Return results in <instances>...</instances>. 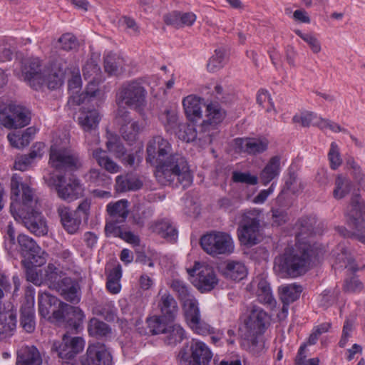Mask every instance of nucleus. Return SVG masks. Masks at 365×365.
<instances>
[{"mask_svg": "<svg viewBox=\"0 0 365 365\" xmlns=\"http://www.w3.org/2000/svg\"><path fill=\"white\" fill-rule=\"evenodd\" d=\"M49 163L59 170H76L82 166L78 154L58 140L51 146Z\"/></svg>", "mask_w": 365, "mask_h": 365, "instance_id": "7", "label": "nucleus"}, {"mask_svg": "<svg viewBox=\"0 0 365 365\" xmlns=\"http://www.w3.org/2000/svg\"><path fill=\"white\" fill-rule=\"evenodd\" d=\"M76 284H78V283L70 277H61L58 282L53 284L52 289H56L61 294H63L72 288L75 289Z\"/></svg>", "mask_w": 365, "mask_h": 365, "instance_id": "64", "label": "nucleus"}, {"mask_svg": "<svg viewBox=\"0 0 365 365\" xmlns=\"http://www.w3.org/2000/svg\"><path fill=\"white\" fill-rule=\"evenodd\" d=\"M206 111V118L203 120L200 125L199 135H201V133L210 132V130L214 129L217 124L222 121L225 116V111L217 103L208 104ZM204 140L208 143L212 142L211 134L210 133L205 136Z\"/></svg>", "mask_w": 365, "mask_h": 365, "instance_id": "20", "label": "nucleus"}, {"mask_svg": "<svg viewBox=\"0 0 365 365\" xmlns=\"http://www.w3.org/2000/svg\"><path fill=\"white\" fill-rule=\"evenodd\" d=\"M61 274L62 272L60 271L58 267L53 264H48L45 271V277L46 279L50 282L49 287L53 288V284L58 282L62 277Z\"/></svg>", "mask_w": 365, "mask_h": 365, "instance_id": "63", "label": "nucleus"}, {"mask_svg": "<svg viewBox=\"0 0 365 365\" xmlns=\"http://www.w3.org/2000/svg\"><path fill=\"white\" fill-rule=\"evenodd\" d=\"M101 120L99 112L96 109H89L83 107L80 109L78 122L81 128L86 132L97 129Z\"/></svg>", "mask_w": 365, "mask_h": 365, "instance_id": "27", "label": "nucleus"}, {"mask_svg": "<svg viewBox=\"0 0 365 365\" xmlns=\"http://www.w3.org/2000/svg\"><path fill=\"white\" fill-rule=\"evenodd\" d=\"M57 213L63 228L68 233L72 235L77 232L81 223V220L76 216V212H72L68 207L60 205L57 208Z\"/></svg>", "mask_w": 365, "mask_h": 365, "instance_id": "26", "label": "nucleus"}, {"mask_svg": "<svg viewBox=\"0 0 365 365\" xmlns=\"http://www.w3.org/2000/svg\"><path fill=\"white\" fill-rule=\"evenodd\" d=\"M295 33L308 44L309 48L314 54H318L321 52V42L315 36L311 34H303L299 30H296Z\"/></svg>", "mask_w": 365, "mask_h": 365, "instance_id": "59", "label": "nucleus"}, {"mask_svg": "<svg viewBox=\"0 0 365 365\" xmlns=\"http://www.w3.org/2000/svg\"><path fill=\"white\" fill-rule=\"evenodd\" d=\"M103 81H88V85L85 93H83L79 96H73V101L78 105L83 103L86 101L89 102L91 98L97 96L100 93V90L98 89V86Z\"/></svg>", "mask_w": 365, "mask_h": 365, "instance_id": "44", "label": "nucleus"}, {"mask_svg": "<svg viewBox=\"0 0 365 365\" xmlns=\"http://www.w3.org/2000/svg\"><path fill=\"white\" fill-rule=\"evenodd\" d=\"M160 300L158 307L160 309L161 314L167 320L173 322L178 312L176 300L168 291L164 292L160 290Z\"/></svg>", "mask_w": 365, "mask_h": 365, "instance_id": "25", "label": "nucleus"}, {"mask_svg": "<svg viewBox=\"0 0 365 365\" xmlns=\"http://www.w3.org/2000/svg\"><path fill=\"white\" fill-rule=\"evenodd\" d=\"M204 105L203 99L195 95H190L182 100V106L187 118L196 122L202 117V106Z\"/></svg>", "mask_w": 365, "mask_h": 365, "instance_id": "29", "label": "nucleus"}, {"mask_svg": "<svg viewBox=\"0 0 365 365\" xmlns=\"http://www.w3.org/2000/svg\"><path fill=\"white\" fill-rule=\"evenodd\" d=\"M43 358L34 346L21 347L17 352L16 365H42Z\"/></svg>", "mask_w": 365, "mask_h": 365, "instance_id": "28", "label": "nucleus"}, {"mask_svg": "<svg viewBox=\"0 0 365 365\" xmlns=\"http://www.w3.org/2000/svg\"><path fill=\"white\" fill-rule=\"evenodd\" d=\"M150 230L169 241H175L178 237V231L168 219H163L152 222Z\"/></svg>", "mask_w": 365, "mask_h": 365, "instance_id": "30", "label": "nucleus"}, {"mask_svg": "<svg viewBox=\"0 0 365 365\" xmlns=\"http://www.w3.org/2000/svg\"><path fill=\"white\" fill-rule=\"evenodd\" d=\"M200 244L202 250L212 257L229 255L235 250L234 241L231 235L221 231H212L202 235Z\"/></svg>", "mask_w": 365, "mask_h": 365, "instance_id": "6", "label": "nucleus"}, {"mask_svg": "<svg viewBox=\"0 0 365 365\" xmlns=\"http://www.w3.org/2000/svg\"><path fill=\"white\" fill-rule=\"evenodd\" d=\"M257 284L256 295L258 301L264 304H267L271 308L274 307L276 304V301L273 298L270 287L267 282L264 279H258L257 281H254L251 286Z\"/></svg>", "mask_w": 365, "mask_h": 365, "instance_id": "32", "label": "nucleus"}, {"mask_svg": "<svg viewBox=\"0 0 365 365\" xmlns=\"http://www.w3.org/2000/svg\"><path fill=\"white\" fill-rule=\"evenodd\" d=\"M226 58V51L220 48L215 50L214 54L210 57L207 64V69L210 72H215L223 67Z\"/></svg>", "mask_w": 365, "mask_h": 365, "instance_id": "49", "label": "nucleus"}, {"mask_svg": "<svg viewBox=\"0 0 365 365\" xmlns=\"http://www.w3.org/2000/svg\"><path fill=\"white\" fill-rule=\"evenodd\" d=\"M180 302H182L185 310L186 321L190 319L192 317H194L200 314L197 302L192 294H191L190 297H186Z\"/></svg>", "mask_w": 365, "mask_h": 365, "instance_id": "54", "label": "nucleus"}, {"mask_svg": "<svg viewBox=\"0 0 365 365\" xmlns=\"http://www.w3.org/2000/svg\"><path fill=\"white\" fill-rule=\"evenodd\" d=\"M11 199L12 200L10 211L14 216L21 214V210L30 212L37 207L38 197L35 191L16 174L11 180Z\"/></svg>", "mask_w": 365, "mask_h": 365, "instance_id": "3", "label": "nucleus"}, {"mask_svg": "<svg viewBox=\"0 0 365 365\" xmlns=\"http://www.w3.org/2000/svg\"><path fill=\"white\" fill-rule=\"evenodd\" d=\"M31 121V113L21 106L9 104V113L1 119V124L8 129H18L26 126Z\"/></svg>", "mask_w": 365, "mask_h": 365, "instance_id": "13", "label": "nucleus"}, {"mask_svg": "<svg viewBox=\"0 0 365 365\" xmlns=\"http://www.w3.org/2000/svg\"><path fill=\"white\" fill-rule=\"evenodd\" d=\"M328 159L332 170H336L342 164L339 146L336 142H331L330 144Z\"/></svg>", "mask_w": 365, "mask_h": 365, "instance_id": "58", "label": "nucleus"}, {"mask_svg": "<svg viewBox=\"0 0 365 365\" xmlns=\"http://www.w3.org/2000/svg\"><path fill=\"white\" fill-rule=\"evenodd\" d=\"M257 103L259 106L265 108L267 113L273 111L274 114L277 113L274 106V102L271 98L270 94L267 90L260 89L258 91L257 94Z\"/></svg>", "mask_w": 365, "mask_h": 365, "instance_id": "56", "label": "nucleus"}, {"mask_svg": "<svg viewBox=\"0 0 365 365\" xmlns=\"http://www.w3.org/2000/svg\"><path fill=\"white\" fill-rule=\"evenodd\" d=\"M21 220L24 226L32 233L36 236H44L48 233V229L46 220L43 215L36 211L24 212L21 210V214H18L14 217Z\"/></svg>", "mask_w": 365, "mask_h": 365, "instance_id": "18", "label": "nucleus"}, {"mask_svg": "<svg viewBox=\"0 0 365 365\" xmlns=\"http://www.w3.org/2000/svg\"><path fill=\"white\" fill-rule=\"evenodd\" d=\"M280 170V157L275 155L272 157L261 171L259 180L261 182L266 185L275 178Z\"/></svg>", "mask_w": 365, "mask_h": 365, "instance_id": "33", "label": "nucleus"}, {"mask_svg": "<svg viewBox=\"0 0 365 365\" xmlns=\"http://www.w3.org/2000/svg\"><path fill=\"white\" fill-rule=\"evenodd\" d=\"M88 180L97 186H104L110 183V178L99 170L92 169L88 174Z\"/></svg>", "mask_w": 365, "mask_h": 365, "instance_id": "61", "label": "nucleus"}, {"mask_svg": "<svg viewBox=\"0 0 365 365\" xmlns=\"http://www.w3.org/2000/svg\"><path fill=\"white\" fill-rule=\"evenodd\" d=\"M346 215L348 223L356 229L351 236L365 244V230L361 225V222L365 220V204L359 195L351 197Z\"/></svg>", "mask_w": 365, "mask_h": 365, "instance_id": "10", "label": "nucleus"}, {"mask_svg": "<svg viewBox=\"0 0 365 365\" xmlns=\"http://www.w3.org/2000/svg\"><path fill=\"white\" fill-rule=\"evenodd\" d=\"M317 219L314 217H303L298 221L299 232L297 237L303 239L304 235L317 234ZM319 250L316 245L308 242H299L294 249L287 248L283 254L276 257L274 269L282 277H292L305 273L309 268L313 259L319 255Z\"/></svg>", "mask_w": 365, "mask_h": 365, "instance_id": "2", "label": "nucleus"}, {"mask_svg": "<svg viewBox=\"0 0 365 365\" xmlns=\"http://www.w3.org/2000/svg\"><path fill=\"white\" fill-rule=\"evenodd\" d=\"M26 302L21 307L20 326L27 333H32L36 328L34 309V292L32 287H28L25 293Z\"/></svg>", "mask_w": 365, "mask_h": 365, "instance_id": "19", "label": "nucleus"}, {"mask_svg": "<svg viewBox=\"0 0 365 365\" xmlns=\"http://www.w3.org/2000/svg\"><path fill=\"white\" fill-rule=\"evenodd\" d=\"M85 341L81 336H72L68 333L63 335L61 341H53L51 351L63 359H72L81 352Z\"/></svg>", "mask_w": 365, "mask_h": 365, "instance_id": "11", "label": "nucleus"}, {"mask_svg": "<svg viewBox=\"0 0 365 365\" xmlns=\"http://www.w3.org/2000/svg\"><path fill=\"white\" fill-rule=\"evenodd\" d=\"M269 320L268 314L262 309L253 306L248 317L245 320V329L255 332H262L269 324Z\"/></svg>", "mask_w": 365, "mask_h": 365, "instance_id": "23", "label": "nucleus"}, {"mask_svg": "<svg viewBox=\"0 0 365 365\" xmlns=\"http://www.w3.org/2000/svg\"><path fill=\"white\" fill-rule=\"evenodd\" d=\"M16 308L7 301L0 304V339L14 334L16 327Z\"/></svg>", "mask_w": 365, "mask_h": 365, "instance_id": "16", "label": "nucleus"}, {"mask_svg": "<svg viewBox=\"0 0 365 365\" xmlns=\"http://www.w3.org/2000/svg\"><path fill=\"white\" fill-rule=\"evenodd\" d=\"M88 331L91 336H106L110 331L106 323L96 318L90 320Z\"/></svg>", "mask_w": 365, "mask_h": 365, "instance_id": "53", "label": "nucleus"}, {"mask_svg": "<svg viewBox=\"0 0 365 365\" xmlns=\"http://www.w3.org/2000/svg\"><path fill=\"white\" fill-rule=\"evenodd\" d=\"M46 68H42L41 61L38 58L27 61L22 68V76L24 81L35 90L43 86L45 76L48 71Z\"/></svg>", "mask_w": 365, "mask_h": 365, "instance_id": "15", "label": "nucleus"}, {"mask_svg": "<svg viewBox=\"0 0 365 365\" xmlns=\"http://www.w3.org/2000/svg\"><path fill=\"white\" fill-rule=\"evenodd\" d=\"M143 129V125L138 121H133L129 124H124L120 126V132L125 140L131 143L137 139L138 134Z\"/></svg>", "mask_w": 365, "mask_h": 365, "instance_id": "41", "label": "nucleus"}, {"mask_svg": "<svg viewBox=\"0 0 365 365\" xmlns=\"http://www.w3.org/2000/svg\"><path fill=\"white\" fill-rule=\"evenodd\" d=\"M303 189L302 184L298 181L294 175H290L285 182V185L279 195H278V200L284 202V197L289 194L295 195Z\"/></svg>", "mask_w": 365, "mask_h": 365, "instance_id": "47", "label": "nucleus"}, {"mask_svg": "<svg viewBox=\"0 0 365 365\" xmlns=\"http://www.w3.org/2000/svg\"><path fill=\"white\" fill-rule=\"evenodd\" d=\"M222 274L227 278L234 281L244 279L247 273L245 265L239 261H227L222 269Z\"/></svg>", "mask_w": 365, "mask_h": 365, "instance_id": "31", "label": "nucleus"}, {"mask_svg": "<svg viewBox=\"0 0 365 365\" xmlns=\"http://www.w3.org/2000/svg\"><path fill=\"white\" fill-rule=\"evenodd\" d=\"M110 220L123 222L128 217V203L125 200H119L113 204H108L107 206Z\"/></svg>", "mask_w": 365, "mask_h": 365, "instance_id": "37", "label": "nucleus"}, {"mask_svg": "<svg viewBox=\"0 0 365 365\" xmlns=\"http://www.w3.org/2000/svg\"><path fill=\"white\" fill-rule=\"evenodd\" d=\"M269 141L263 138H245L235 140V149L238 153H245L249 155H258L264 153L268 148Z\"/></svg>", "mask_w": 365, "mask_h": 365, "instance_id": "21", "label": "nucleus"}, {"mask_svg": "<svg viewBox=\"0 0 365 365\" xmlns=\"http://www.w3.org/2000/svg\"><path fill=\"white\" fill-rule=\"evenodd\" d=\"M81 365H112L113 358L105 345L97 343L88 346L80 358Z\"/></svg>", "mask_w": 365, "mask_h": 365, "instance_id": "14", "label": "nucleus"}, {"mask_svg": "<svg viewBox=\"0 0 365 365\" xmlns=\"http://www.w3.org/2000/svg\"><path fill=\"white\" fill-rule=\"evenodd\" d=\"M122 276V270L120 264L110 270L107 277L106 287L113 294H117L120 290L119 281Z\"/></svg>", "mask_w": 365, "mask_h": 365, "instance_id": "46", "label": "nucleus"}, {"mask_svg": "<svg viewBox=\"0 0 365 365\" xmlns=\"http://www.w3.org/2000/svg\"><path fill=\"white\" fill-rule=\"evenodd\" d=\"M83 76L86 81H103V74L98 65V58L92 56L83 67Z\"/></svg>", "mask_w": 365, "mask_h": 365, "instance_id": "34", "label": "nucleus"}, {"mask_svg": "<svg viewBox=\"0 0 365 365\" xmlns=\"http://www.w3.org/2000/svg\"><path fill=\"white\" fill-rule=\"evenodd\" d=\"M302 287L294 284L282 286L279 288L280 298L283 303L289 304L297 300L302 292Z\"/></svg>", "mask_w": 365, "mask_h": 365, "instance_id": "40", "label": "nucleus"}, {"mask_svg": "<svg viewBox=\"0 0 365 365\" xmlns=\"http://www.w3.org/2000/svg\"><path fill=\"white\" fill-rule=\"evenodd\" d=\"M172 322L167 320L162 314L161 316H153L147 319L150 331L153 334H165Z\"/></svg>", "mask_w": 365, "mask_h": 365, "instance_id": "42", "label": "nucleus"}, {"mask_svg": "<svg viewBox=\"0 0 365 365\" xmlns=\"http://www.w3.org/2000/svg\"><path fill=\"white\" fill-rule=\"evenodd\" d=\"M58 302V299L51 294L43 292L38 295V310L40 314L46 318L51 312V308Z\"/></svg>", "mask_w": 365, "mask_h": 365, "instance_id": "45", "label": "nucleus"}, {"mask_svg": "<svg viewBox=\"0 0 365 365\" xmlns=\"http://www.w3.org/2000/svg\"><path fill=\"white\" fill-rule=\"evenodd\" d=\"M176 133L180 139L185 142L193 141L197 137L194 127L186 123L179 124Z\"/></svg>", "mask_w": 365, "mask_h": 365, "instance_id": "57", "label": "nucleus"}, {"mask_svg": "<svg viewBox=\"0 0 365 365\" xmlns=\"http://www.w3.org/2000/svg\"><path fill=\"white\" fill-rule=\"evenodd\" d=\"M197 270L198 272L195 279V286L202 292L213 289L218 283L214 269L207 264L201 265L199 262H196L194 268L187 269V272L190 276H194Z\"/></svg>", "mask_w": 365, "mask_h": 365, "instance_id": "12", "label": "nucleus"}, {"mask_svg": "<svg viewBox=\"0 0 365 365\" xmlns=\"http://www.w3.org/2000/svg\"><path fill=\"white\" fill-rule=\"evenodd\" d=\"M334 185L335 187L333 190V197L336 200H341L346 197L349 194L353 187L351 180L341 175L336 177Z\"/></svg>", "mask_w": 365, "mask_h": 365, "instance_id": "39", "label": "nucleus"}, {"mask_svg": "<svg viewBox=\"0 0 365 365\" xmlns=\"http://www.w3.org/2000/svg\"><path fill=\"white\" fill-rule=\"evenodd\" d=\"M197 16L191 11H173L163 16L164 22L177 29L191 27L196 21Z\"/></svg>", "mask_w": 365, "mask_h": 365, "instance_id": "22", "label": "nucleus"}, {"mask_svg": "<svg viewBox=\"0 0 365 365\" xmlns=\"http://www.w3.org/2000/svg\"><path fill=\"white\" fill-rule=\"evenodd\" d=\"M21 263L25 269L26 279L35 285H41L42 283V277L37 269V267H40L41 265H36L35 263H32V260H23Z\"/></svg>", "mask_w": 365, "mask_h": 365, "instance_id": "48", "label": "nucleus"}, {"mask_svg": "<svg viewBox=\"0 0 365 365\" xmlns=\"http://www.w3.org/2000/svg\"><path fill=\"white\" fill-rule=\"evenodd\" d=\"M52 317L56 322L65 324L67 328L78 332L82 327L84 314L78 307L59 302L58 309L52 312Z\"/></svg>", "mask_w": 365, "mask_h": 365, "instance_id": "9", "label": "nucleus"}, {"mask_svg": "<svg viewBox=\"0 0 365 365\" xmlns=\"http://www.w3.org/2000/svg\"><path fill=\"white\" fill-rule=\"evenodd\" d=\"M48 71L45 76V82L43 86H46L49 89H56L61 86L63 83V77L61 73H56L52 71L50 68H46Z\"/></svg>", "mask_w": 365, "mask_h": 365, "instance_id": "62", "label": "nucleus"}, {"mask_svg": "<svg viewBox=\"0 0 365 365\" xmlns=\"http://www.w3.org/2000/svg\"><path fill=\"white\" fill-rule=\"evenodd\" d=\"M76 38L71 33L63 34L56 42V46L64 51H71L78 48Z\"/></svg>", "mask_w": 365, "mask_h": 365, "instance_id": "55", "label": "nucleus"}, {"mask_svg": "<svg viewBox=\"0 0 365 365\" xmlns=\"http://www.w3.org/2000/svg\"><path fill=\"white\" fill-rule=\"evenodd\" d=\"M18 244L21 255L29 261L32 260V263H35L36 265H42L46 262V259L43 257L44 251L31 237L21 234L18 236Z\"/></svg>", "mask_w": 365, "mask_h": 365, "instance_id": "17", "label": "nucleus"}, {"mask_svg": "<svg viewBox=\"0 0 365 365\" xmlns=\"http://www.w3.org/2000/svg\"><path fill=\"white\" fill-rule=\"evenodd\" d=\"M170 288L175 292L178 299L181 301L186 297H190L192 294L189 287L182 281L180 279H173L170 283Z\"/></svg>", "mask_w": 365, "mask_h": 365, "instance_id": "60", "label": "nucleus"}, {"mask_svg": "<svg viewBox=\"0 0 365 365\" xmlns=\"http://www.w3.org/2000/svg\"><path fill=\"white\" fill-rule=\"evenodd\" d=\"M146 161L156 166L155 177L163 185L189 187L193 176L187 159L178 153H172L170 142L160 135L150 139L146 148Z\"/></svg>", "mask_w": 365, "mask_h": 365, "instance_id": "1", "label": "nucleus"}, {"mask_svg": "<svg viewBox=\"0 0 365 365\" xmlns=\"http://www.w3.org/2000/svg\"><path fill=\"white\" fill-rule=\"evenodd\" d=\"M212 357L210 349L204 342L192 339L189 347L179 351L178 360L180 365H208Z\"/></svg>", "mask_w": 365, "mask_h": 365, "instance_id": "8", "label": "nucleus"}, {"mask_svg": "<svg viewBox=\"0 0 365 365\" xmlns=\"http://www.w3.org/2000/svg\"><path fill=\"white\" fill-rule=\"evenodd\" d=\"M190 328L196 334L200 335H207L212 332V328L205 322L200 319V314L192 317L187 321Z\"/></svg>", "mask_w": 365, "mask_h": 365, "instance_id": "52", "label": "nucleus"}, {"mask_svg": "<svg viewBox=\"0 0 365 365\" xmlns=\"http://www.w3.org/2000/svg\"><path fill=\"white\" fill-rule=\"evenodd\" d=\"M159 119L168 132L176 128H178L180 124L178 123L177 112L170 108H166L159 115Z\"/></svg>", "mask_w": 365, "mask_h": 365, "instance_id": "50", "label": "nucleus"}, {"mask_svg": "<svg viewBox=\"0 0 365 365\" xmlns=\"http://www.w3.org/2000/svg\"><path fill=\"white\" fill-rule=\"evenodd\" d=\"M63 176H58V183L56 190L60 198L64 200L71 201L78 197L81 194V187L78 180L69 179L68 183L63 182Z\"/></svg>", "mask_w": 365, "mask_h": 365, "instance_id": "24", "label": "nucleus"}, {"mask_svg": "<svg viewBox=\"0 0 365 365\" xmlns=\"http://www.w3.org/2000/svg\"><path fill=\"white\" fill-rule=\"evenodd\" d=\"M92 155L98 165L108 173H117L120 171V167L107 155L106 150L96 149L93 151Z\"/></svg>", "mask_w": 365, "mask_h": 365, "instance_id": "35", "label": "nucleus"}, {"mask_svg": "<svg viewBox=\"0 0 365 365\" xmlns=\"http://www.w3.org/2000/svg\"><path fill=\"white\" fill-rule=\"evenodd\" d=\"M262 210L254 208L246 210L242 216L237 229L240 242L244 245L252 246L259 242Z\"/></svg>", "mask_w": 365, "mask_h": 365, "instance_id": "5", "label": "nucleus"}, {"mask_svg": "<svg viewBox=\"0 0 365 365\" xmlns=\"http://www.w3.org/2000/svg\"><path fill=\"white\" fill-rule=\"evenodd\" d=\"M125 63L123 58L113 53H108L104 58V68L109 75H119L123 71Z\"/></svg>", "mask_w": 365, "mask_h": 365, "instance_id": "36", "label": "nucleus"}, {"mask_svg": "<svg viewBox=\"0 0 365 365\" xmlns=\"http://www.w3.org/2000/svg\"><path fill=\"white\" fill-rule=\"evenodd\" d=\"M143 185L142 182L128 175H119L115 179V189L118 192L137 190Z\"/></svg>", "mask_w": 365, "mask_h": 365, "instance_id": "38", "label": "nucleus"}, {"mask_svg": "<svg viewBox=\"0 0 365 365\" xmlns=\"http://www.w3.org/2000/svg\"><path fill=\"white\" fill-rule=\"evenodd\" d=\"M317 115L312 111L304 110L296 113L292 119L294 124H298L303 128H309L317 120Z\"/></svg>", "mask_w": 365, "mask_h": 365, "instance_id": "51", "label": "nucleus"}, {"mask_svg": "<svg viewBox=\"0 0 365 365\" xmlns=\"http://www.w3.org/2000/svg\"><path fill=\"white\" fill-rule=\"evenodd\" d=\"M146 90L138 81H132L123 83L118 88L115 102L119 107L128 106L143 115L147 105Z\"/></svg>", "mask_w": 365, "mask_h": 365, "instance_id": "4", "label": "nucleus"}, {"mask_svg": "<svg viewBox=\"0 0 365 365\" xmlns=\"http://www.w3.org/2000/svg\"><path fill=\"white\" fill-rule=\"evenodd\" d=\"M165 334H166L165 342L169 346H175L185 337V331L178 324H171Z\"/></svg>", "mask_w": 365, "mask_h": 365, "instance_id": "43", "label": "nucleus"}]
</instances>
